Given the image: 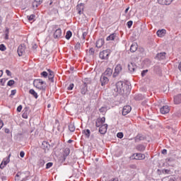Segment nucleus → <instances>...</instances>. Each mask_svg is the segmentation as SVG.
Here are the masks:
<instances>
[{"label": "nucleus", "mask_w": 181, "mask_h": 181, "mask_svg": "<svg viewBox=\"0 0 181 181\" xmlns=\"http://www.w3.org/2000/svg\"><path fill=\"white\" fill-rule=\"evenodd\" d=\"M147 103H148V100H144L142 102V105H148Z\"/></svg>", "instance_id": "obj_59"}, {"label": "nucleus", "mask_w": 181, "mask_h": 181, "mask_svg": "<svg viewBox=\"0 0 181 181\" xmlns=\"http://www.w3.org/2000/svg\"><path fill=\"white\" fill-rule=\"evenodd\" d=\"M132 21H129L127 22V28H129V29H131V26H132Z\"/></svg>", "instance_id": "obj_45"}, {"label": "nucleus", "mask_w": 181, "mask_h": 181, "mask_svg": "<svg viewBox=\"0 0 181 181\" xmlns=\"http://www.w3.org/2000/svg\"><path fill=\"white\" fill-rule=\"evenodd\" d=\"M0 83H5V79H0Z\"/></svg>", "instance_id": "obj_64"}, {"label": "nucleus", "mask_w": 181, "mask_h": 181, "mask_svg": "<svg viewBox=\"0 0 181 181\" xmlns=\"http://www.w3.org/2000/svg\"><path fill=\"white\" fill-rule=\"evenodd\" d=\"M136 100H142V95H139V98H136Z\"/></svg>", "instance_id": "obj_61"}, {"label": "nucleus", "mask_w": 181, "mask_h": 181, "mask_svg": "<svg viewBox=\"0 0 181 181\" xmlns=\"http://www.w3.org/2000/svg\"><path fill=\"white\" fill-rule=\"evenodd\" d=\"M73 88H74V84H73V83H71L70 85H69V86L68 87V88H67V90H73Z\"/></svg>", "instance_id": "obj_48"}, {"label": "nucleus", "mask_w": 181, "mask_h": 181, "mask_svg": "<svg viewBox=\"0 0 181 181\" xmlns=\"http://www.w3.org/2000/svg\"><path fill=\"white\" fill-rule=\"evenodd\" d=\"M116 36L117 35L115 34H111L106 38V40H115Z\"/></svg>", "instance_id": "obj_30"}, {"label": "nucleus", "mask_w": 181, "mask_h": 181, "mask_svg": "<svg viewBox=\"0 0 181 181\" xmlns=\"http://www.w3.org/2000/svg\"><path fill=\"white\" fill-rule=\"evenodd\" d=\"M4 132L6 134H9L11 132V130H9V129H5Z\"/></svg>", "instance_id": "obj_58"}, {"label": "nucleus", "mask_w": 181, "mask_h": 181, "mask_svg": "<svg viewBox=\"0 0 181 181\" xmlns=\"http://www.w3.org/2000/svg\"><path fill=\"white\" fill-rule=\"evenodd\" d=\"M54 39H59V37H62V29L58 28L55 30L54 33Z\"/></svg>", "instance_id": "obj_11"}, {"label": "nucleus", "mask_w": 181, "mask_h": 181, "mask_svg": "<svg viewBox=\"0 0 181 181\" xmlns=\"http://www.w3.org/2000/svg\"><path fill=\"white\" fill-rule=\"evenodd\" d=\"M100 81L101 83V86L104 87L106 84H108V81H110V79H108V77H107L105 75H101Z\"/></svg>", "instance_id": "obj_5"}, {"label": "nucleus", "mask_w": 181, "mask_h": 181, "mask_svg": "<svg viewBox=\"0 0 181 181\" xmlns=\"http://www.w3.org/2000/svg\"><path fill=\"white\" fill-rule=\"evenodd\" d=\"M16 94V90H11V95H15Z\"/></svg>", "instance_id": "obj_54"}, {"label": "nucleus", "mask_w": 181, "mask_h": 181, "mask_svg": "<svg viewBox=\"0 0 181 181\" xmlns=\"http://www.w3.org/2000/svg\"><path fill=\"white\" fill-rule=\"evenodd\" d=\"M38 165H39V166H44V165H45V160L40 159L38 161Z\"/></svg>", "instance_id": "obj_38"}, {"label": "nucleus", "mask_w": 181, "mask_h": 181, "mask_svg": "<svg viewBox=\"0 0 181 181\" xmlns=\"http://www.w3.org/2000/svg\"><path fill=\"white\" fill-rule=\"evenodd\" d=\"M20 156H21V158H23L25 156V152L21 151Z\"/></svg>", "instance_id": "obj_55"}, {"label": "nucleus", "mask_w": 181, "mask_h": 181, "mask_svg": "<svg viewBox=\"0 0 181 181\" xmlns=\"http://www.w3.org/2000/svg\"><path fill=\"white\" fill-rule=\"evenodd\" d=\"M28 21H33L35 18H36V16L35 14H31L30 16H27Z\"/></svg>", "instance_id": "obj_34"}, {"label": "nucleus", "mask_w": 181, "mask_h": 181, "mask_svg": "<svg viewBox=\"0 0 181 181\" xmlns=\"http://www.w3.org/2000/svg\"><path fill=\"white\" fill-rule=\"evenodd\" d=\"M164 172L166 175H169V172H170V170H164Z\"/></svg>", "instance_id": "obj_60"}, {"label": "nucleus", "mask_w": 181, "mask_h": 181, "mask_svg": "<svg viewBox=\"0 0 181 181\" xmlns=\"http://www.w3.org/2000/svg\"><path fill=\"white\" fill-rule=\"evenodd\" d=\"M25 176V174L23 173H18L16 175V180H25V178H23Z\"/></svg>", "instance_id": "obj_13"}, {"label": "nucleus", "mask_w": 181, "mask_h": 181, "mask_svg": "<svg viewBox=\"0 0 181 181\" xmlns=\"http://www.w3.org/2000/svg\"><path fill=\"white\" fill-rule=\"evenodd\" d=\"M53 166V163H48L46 164V168L49 169V168H52Z\"/></svg>", "instance_id": "obj_43"}, {"label": "nucleus", "mask_w": 181, "mask_h": 181, "mask_svg": "<svg viewBox=\"0 0 181 181\" xmlns=\"http://www.w3.org/2000/svg\"><path fill=\"white\" fill-rule=\"evenodd\" d=\"M131 110H132V108L129 105L124 106L122 110V115L129 114V112H131Z\"/></svg>", "instance_id": "obj_10"}, {"label": "nucleus", "mask_w": 181, "mask_h": 181, "mask_svg": "<svg viewBox=\"0 0 181 181\" xmlns=\"http://www.w3.org/2000/svg\"><path fill=\"white\" fill-rule=\"evenodd\" d=\"M2 127H4V122L0 119V129H2Z\"/></svg>", "instance_id": "obj_52"}, {"label": "nucleus", "mask_w": 181, "mask_h": 181, "mask_svg": "<svg viewBox=\"0 0 181 181\" xmlns=\"http://www.w3.org/2000/svg\"><path fill=\"white\" fill-rule=\"evenodd\" d=\"M6 74H7V76H11V73L10 72V71L9 70H6Z\"/></svg>", "instance_id": "obj_57"}, {"label": "nucleus", "mask_w": 181, "mask_h": 181, "mask_svg": "<svg viewBox=\"0 0 181 181\" xmlns=\"http://www.w3.org/2000/svg\"><path fill=\"white\" fill-rule=\"evenodd\" d=\"M47 71L49 72V75H48L49 80H51V81H53V78H54V72H53L50 69H48Z\"/></svg>", "instance_id": "obj_25"}, {"label": "nucleus", "mask_w": 181, "mask_h": 181, "mask_svg": "<svg viewBox=\"0 0 181 181\" xmlns=\"http://www.w3.org/2000/svg\"><path fill=\"white\" fill-rule=\"evenodd\" d=\"M174 103H175V104H180L181 94H178L177 95L174 97Z\"/></svg>", "instance_id": "obj_21"}, {"label": "nucleus", "mask_w": 181, "mask_h": 181, "mask_svg": "<svg viewBox=\"0 0 181 181\" xmlns=\"http://www.w3.org/2000/svg\"><path fill=\"white\" fill-rule=\"evenodd\" d=\"M110 54H111V50L105 49L100 52L99 57L102 60H108Z\"/></svg>", "instance_id": "obj_3"}, {"label": "nucleus", "mask_w": 181, "mask_h": 181, "mask_svg": "<svg viewBox=\"0 0 181 181\" xmlns=\"http://www.w3.org/2000/svg\"><path fill=\"white\" fill-rule=\"evenodd\" d=\"M108 128V124H105L103 125H101V127L99 128V132L102 135H104L107 133V129Z\"/></svg>", "instance_id": "obj_8"}, {"label": "nucleus", "mask_w": 181, "mask_h": 181, "mask_svg": "<svg viewBox=\"0 0 181 181\" xmlns=\"http://www.w3.org/2000/svg\"><path fill=\"white\" fill-rule=\"evenodd\" d=\"M101 125H103V124L100 123V120H97L96 121V127L98 128H100L101 127Z\"/></svg>", "instance_id": "obj_46"}, {"label": "nucleus", "mask_w": 181, "mask_h": 181, "mask_svg": "<svg viewBox=\"0 0 181 181\" xmlns=\"http://www.w3.org/2000/svg\"><path fill=\"white\" fill-rule=\"evenodd\" d=\"M135 140L136 142H138V141H144V136L139 134L136 136Z\"/></svg>", "instance_id": "obj_31"}, {"label": "nucleus", "mask_w": 181, "mask_h": 181, "mask_svg": "<svg viewBox=\"0 0 181 181\" xmlns=\"http://www.w3.org/2000/svg\"><path fill=\"white\" fill-rule=\"evenodd\" d=\"M136 149H137V151H139V152H144V151H145V146L142 144H139L136 146Z\"/></svg>", "instance_id": "obj_26"}, {"label": "nucleus", "mask_w": 181, "mask_h": 181, "mask_svg": "<svg viewBox=\"0 0 181 181\" xmlns=\"http://www.w3.org/2000/svg\"><path fill=\"white\" fill-rule=\"evenodd\" d=\"M117 138H119L121 139L124 138V134H122V132H119V133H117Z\"/></svg>", "instance_id": "obj_41"}, {"label": "nucleus", "mask_w": 181, "mask_h": 181, "mask_svg": "<svg viewBox=\"0 0 181 181\" xmlns=\"http://www.w3.org/2000/svg\"><path fill=\"white\" fill-rule=\"evenodd\" d=\"M156 57L158 60H163L166 57V52L158 53L157 54Z\"/></svg>", "instance_id": "obj_18"}, {"label": "nucleus", "mask_w": 181, "mask_h": 181, "mask_svg": "<svg viewBox=\"0 0 181 181\" xmlns=\"http://www.w3.org/2000/svg\"><path fill=\"white\" fill-rule=\"evenodd\" d=\"M86 138H90V135L91 134V132H90V129H86L83 131Z\"/></svg>", "instance_id": "obj_32"}, {"label": "nucleus", "mask_w": 181, "mask_h": 181, "mask_svg": "<svg viewBox=\"0 0 181 181\" xmlns=\"http://www.w3.org/2000/svg\"><path fill=\"white\" fill-rule=\"evenodd\" d=\"M69 129L71 132H74V131H76V126H74V124L73 123L69 124Z\"/></svg>", "instance_id": "obj_27"}, {"label": "nucleus", "mask_w": 181, "mask_h": 181, "mask_svg": "<svg viewBox=\"0 0 181 181\" xmlns=\"http://www.w3.org/2000/svg\"><path fill=\"white\" fill-rule=\"evenodd\" d=\"M26 50V46L25 45V44H23L21 45H19L18 47V56H23V54H25V51Z\"/></svg>", "instance_id": "obj_4"}, {"label": "nucleus", "mask_w": 181, "mask_h": 181, "mask_svg": "<svg viewBox=\"0 0 181 181\" xmlns=\"http://www.w3.org/2000/svg\"><path fill=\"white\" fill-rule=\"evenodd\" d=\"M6 165H5V164L4 163H1L0 164V169H4V168H5Z\"/></svg>", "instance_id": "obj_51"}, {"label": "nucleus", "mask_w": 181, "mask_h": 181, "mask_svg": "<svg viewBox=\"0 0 181 181\" xmlns=\"http://www.w3.org/2000/svg\"><path fill=\"white\" fill-rule=\"evenodd\" d=\"M0 50L1 52H5L6 50V47L4 44L0 45Z\"/></svg>", "instance_id": "obj_36"}, {"label": "nucleus", "mask_w": 181, "mask_h": 181, "mask_svg": "<svg viewBox=\"0 0 181 181\" xmlns=\"http://www.w3.org/2000/svg\"><path fill=\"white\" fill-rule=\"evenodd\" d=\"M84 6H83V4H78L76 7V9L78 11V13H79V15H81V9H83Z\"/></svg>", "instance_id": "obj_28"}, {"label": "nucleus", "mask_w": 181, "mask_h": 181, "mask_svg": "<svg viewBox=\"0 0 181 181\" xmlns=\"http://www.w3.org/2000/svg\"><path fill=\"white\" fill-rule=\"evenodd\" d=\"M42 2H43V0H35L34 2H33V6L34 8H37Z\"/></svg>", "instance_id": "obj_24"}, {"label": "nucleus", "mask_w": 181, "mask_h": 181, "mask_svg": "<svg viewBox=\"0 0 181 181\" xmlns=\"http://www.w3.org/2000/svg\"><path fill=\"white\" fill-rule=\"evenodd\" d=\"M41 76H42V77L46 78L47 77V76H49V74H47L46 71H43L41 73Z\"/></svg>", "instance_id": "obj_42"}, {"label": "nucleus", "mask_w": 181, "mask_h": 181, "mask_svg": "<svg viewBox=\"0 0 181 181\" xmlns=\"http://www.w3.org/2000/svg\"><path fill=\"white\" fill-rule=\"evenodd\" d=\"M122 71V66L121 64H117L115 68V72L113 74V77H117Z\"/></svg>", "instance_id": "obj_7"}, {"label": "nucleus", "mask_w": 181, "mask_h": 181, "mask_svg": "<svg viewBox=\"0 0 181 181\" xmlns=\"http://www.w3.org/2000/svg\"><path fill=\"white\" fill-rule=\"evenodd\" d=\"M137 49H138V44L133 43L130 47V52H132V53H134V52H136Z\"/></svg>", "instance_id": "obj_20"}, {"label": "nucleus", "mask_w": 181, "mask_h": 181, "mask_svg": "<svg viewBox=\"0 0 181 181\" xmlns=\"http://www.w3.org/2000/svg\"><path fill=\"white\" fill-rule=\"evenodd\" d=\"M9 162H11V154H9L8 157L4 158L1 163H4V165H7Z\"/></svg>", "instance_id": "obj_23"}, {"label": "nucleus", "mask_w": 181, "mask_h": 181, "mask_svg": "<svg viewBox=\"0 0 181 181\" xmlns=\"http://www.w3.org/2000/svg\"><path fill=\"white\" fill-rule=\"evenodd\" d=\"M42 146H43L44 149H46V148H49V144H47V142L43 141L42 142Z\"/></svg>", "instance_id": "obj_39"}, {"label": "nucleus", "mask_w": 181, "mask_h": 181, "mask_svg": "<svg viewBox=\"0 0 181 181\" xmlns=\"http://www.w3.org/2000/svg\"><path fill=\"white\" fill-rule=\"evenodd\" d=\"M86 36H87V33L86 32H83V40L86 39Z\"/></svg>", "instance_id": "obj_56"}, {"label": "nucleus", "mask_w": 181, "mask_h": 181, "mask_svg": "<svg viewBox=\"0 0 181 181\" xmlns=\"http://www.w3.org/2000/svg\"><path fill=\"white\" fill-rule=\"evenodd\" d=\"M148 73V69L144 70L141 72L142 77H144V76Z\"/></svg>", "instance_id": "obj_49"}, {"label": "nucleus", "mask_w": 181, "mask_h": 181, "mask_svg": "<svg viewBox=\"0 0 181 181\" xmlns=\"http://www.w3.org/2000/svg\"><path fill=\"white\" fill-rule=\"evenodd\" d=\"M128 69L130 73H134L136 70V64L135 63L131 62L128 64Z\"/></svg>", "instance_id": "obj_9"}, {"label": "nucleus", "mask_w": 181, "mask_h": 181, "mask_svg": "<svg viewBox=\"0 0 181 181\" xmlns=\"http://www.w3.org/2000/svg\"><path fill=\"white\" fill-rule=\"evenodd\" d=\"M15 84V81L13 80H10L8 81L7 86H8L9 87L13 86Z\"/></svg>", "instance_id": "obj_35"}, {"label": "nucleus", "mask_w": 181, "mask_h": 181, "mask_svg": "<svg viewBox=\"0 0 181 181\" xmlns=\"http://www.w3.org/2000/svg\"><path fill=\"white\" fill-rule=\"evenodd\" d=\"M172 1L173 0H158V2L160 5H170Z\"/></svg>", "instance_id": "obj_14"}, {"label": "nucleus", "mask_w": 181, "mask_h": 181, "mask_svg": "<svg viewBox=\"0 0 181 181\" xmlns=\"http://www.w3.org/2000/svg\"><path fill=\"white\" fill-rule=\"evenodd\" d=\"M33 86L36 87V88H38V90H42L43 91L46 90V82L43 81L42 79H35Z\"/></svg>", "instance_id": "obj_1"}, {"label": "nucleus", "mask_w": 181, "mask_h": 181, "mask_svg": "<svg viewBox=\"0 0 181 181\" xmlns=\"http://www.w3.org/2000/svg\"><path fill=\"white\" fill-rule=\"evenodd\" d=\"M86 93H87V83H84L81 86V93L82 94V95H86Z\"/></svg>", "instance_id": "obj_12"}, {"label": "nucleus", "mask_w": 181, "mask_h": 181, "mask_svg": "<svg viewBox=\"0 0 181 181\" xmlns=\"http://www.w3.org/2000/svg\"><path fill=\"white\" fill-rule=\"evenodd\" d=\"M69 155H70V148H64V153H63L64 160H66V158H67Z\"/></svg>", "instance_id": "obj_19"}, {"label": "nucleus", "mask_w": 181, "mask_h": 181, "mask_svg": "<svg viewBox=\"0 0 181 181\" xmlns=\"http://www.w3.org/2000/svg\"><path fill=\"white\" fill-rule=\"evenodd\" d=\"M109 181H118V179H117V178H112V179H111V180H109Z\"/></svg>", "instance_id": "obj_63"}, {"label": "nucleus", "mask_w": 181, "mask_h": 181, "mask_svg": "<svg viewBox=\"0 0 181 181\" xmlns=\"http://www.w3.org/2000/svg\"><path fill=\"white\" fill-rule=\"evenodd\" d=\"M103 45H104V40L103 39H99L96 42V47H98V49H100V47H103Z\"/></svg>", "instance_id": "obj_22"}, {"label": "nucleus", "mask_w": 181, "mask_h": 181, "mask_svg": "<svg viewBox=\"0 0 181 181\" xmlns=\"http://www.w3.org/2000/svg\"><path fill=\"white\" fill-rule=\"evenodd\" d=\"M160 111L161 114H168V112H169V111H170L169 106H168V105L163 106L160 109Z\"/></svg>", "instance_id": "obj_15"}, {"label": "nucleus", "mask_w": 181, "mask_h": 181, "mask_svg": "<svg viewBox=\"0 0 181 181\" xmlns=\"http://www.w3.org/2000/svg\"><path fill=\"white\" fill-rule=\"evenodd\" d=\"M90 56H94V48H90L88 52Z\"/></svg>", "instance_id": "obj_40"}, {"label": "nucleus", "mask_w": 181, "mask_h": 181, "mask_svg": "<svg viewBox=\"0 0 181 181\" xmlns=\"http://www.w3.org/2000/svg\"><path fill=\"white\" fill-rule=\"evenodd\" d=\"M71 35H72L71 31H67L66 36H65L66 39H67V40H69L70 39V37H71Z\"/></svg>", "instance_id": "obj_33"}, {"label": "nucleus", "mask_w": 181, "mask_h": 181, "mask_svg": "<svg viewBox=\"0 0 181 181\" xmlns=\"http://www.w3.org/2000/svg\"><path fill=\"white\" fill-rule=\"evenodd\" d=\"M102 75L111 77V76H112V69H111V68H107Z\"/></svg>", "instance_id": "obj_17"}, {"label": "nucleus", "mask_w": 181, "mask_h": 181, "mask_svg": "<svg viewBox=\"0 0 181 181\" xmlns=\"http://www.w3.org/2000/svg\"><path fill=\"white\" fill-rule=\"evenodd\" d=\"M29 93H30V94H32V95L33 97H35V98H37V97H38L37 93H36V91H35V90L30 89Z\"/></svg>", "instance_id": "obj_29"}, {"label": "nucleus", "mask_w": 181, "mask_h": 181, "mask_svg": "<svg viewBox=\"0 0 181 181\" xmlns=\"http://www.w3.org/2000/svg\"><path fill=\"white\" fill-rule=\"evenodd\" d=\"M3 74H4V71L0 70V77H2Z\"/></svg>", "instance_id": "obj_62"}, {"label": "nucleus", "mask_w": 181, "mask_h": 181, "mask_svg": "<svg viewBox=\"0 0 181 181\" xmlns=\"http://www.w3.org/2000/svg\"><path fill=\"white\" fill-rule=\"evenodd\" d=\"M98 120L100 121V122L102 124H103L104 122H105V118L104 117H102V118H100V119H98Z\"/></svg>", "instance_id": "obj_44"}, {"label": "nucleus", "mask_w": 181, "mask_h": 181, "mask_svg": "<svg viewBox=\"0 0 181 181\" xmlns=\"http://www.w3.org/2000/svg\"><path fill=\"white\" fill-rule=\"evenodd\" d=\"M165 34L166 30L165 29L158 30L156 33V35L157 36H158V37H163V36H165Z\"/></svg>", "instance_id": "obj_16"}, {"label": "nucleus", "mask_w": 181, "mask_h": 181, "mask_svg": "<svg viewBox=\"0 0 181 181\" xmlns=\"http://www.w3.org/2000/svg\"><path fill=\"white\" fill-rule=\"evenodd\" d=\"M136 155V157L134 158V156H135ZM146 156H145V154H142L141 153H134L133 154L132 156V159H136L137 160H144V159H145Z\"/></svg>", "instance_id": "obj_6"}, {"label": "nucleus", "mask_w": 181, "mask_h": 181, "mask_svg": "<svg viewBox=\"0 0 181 181\" xmlns=\"http://www.w3.org/2000/svg\"><path fill=\"white\" fill-rule=\"evenodd\" d=\"M124 86H125L127 84L124 83L122 81H119L115 86H113L112 90H114L115 93H121L122 90L124 91Z\"/></svg>", "instance_id": "obj_2"}, {"label": "nucleus", "mask_w": 181, "mask_h": 181, "mask_svg": "<svg viewBox=\"0 0 181 181\" xmlns=\"http://www.w3.org/2000/svg\"><path fill=\"white\" fill-rule=\"evenodd\" d=\"M100 112H105V111H107V108L105 107H102L100 110H99Z\"/></svg>", "instance_id": "obj_47"}, {"label": "nucleus", "mask_w": 181, "mask_h": 181, "mask_svg": "<svg viewBox=\"0 0 181 181\" xmlns=\"http://www.w3.org/2000/svg\"><path fill=\"white\" fill-rule=\"evenodd\" d=\"M162 153H163V155H166L168 153V150L167 149H163L162 151Z\"/></svg>", "instance_id": "obj_53"}, {"label": "nucleus", "mask_w": 181, "mask_h": 181, "mask_svg": "<svg viewBox=\"0 0 181 181\" xmlns=\"http://www.w3.org/2000/svg\"><path fill=\"white\" fill-rule=\"evenodd\" d=\"M17 111L18 112H21V111H22V105H19L18 107H17Z\"/></svg>", "instance_id": "obj_50"}, {"label": "nucleus", "mask_w": 181, "mask_h": 181, "mask_svg": "<svg viewBox=\"0 0 181 181\" xmlns=\"http://www.w3.org/2000/svg\"><path fill=\"white\" fill-rule=\"evenodd\" d=\"M80 47H81V44H80V42H77L75 45V50H80Z\"/></svg>", "instance_id": "obj_37"}]
</instances>
